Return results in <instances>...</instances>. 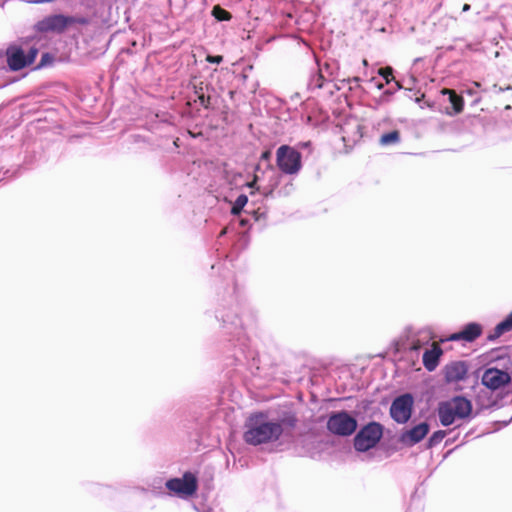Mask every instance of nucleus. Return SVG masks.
<instances>
[{"instance_id": "30", "label": "nucleus", "mask_w": 512, "mask_h": 512, "mask_svg": "<svg viewBox=\"0 0 512 512\" xmlns=\"http://www.w3.org/2000/svg\"><path fill=\"white\" fill-rule=\"evenodd\" d=\"M418 348H419V344H414L413 347H412V349H414V350H416Z\"/></svg>"}, {"instance_id": "11", "label": "nucleus", "mask_w": 512, "mask_h": 512, "mask_svg": "<svg viewBox=\"0 0 512 512\" xmlns=\"http://www.w3.org/2000/svg\"><path fill=\"white\" fill-rule=\"evenodd\" d=\"M468 372L467 364L464 361H455L444 367V379L447 383H455L466 378Z\"/></svg>"}, {"instance_id": "29", "label": "nucleus", "mask_w": 512, "mask_h": 512, "mask_svg": "<svg viewBox=\"0 0 512 512\" xmlns=\"http://www.w3.org/2000/svg\"><path fill=\"white\" fill-rule=\"evenodd\" d=\"M350 81H353V82L358 84L360 82V78L359 77H354Z\"/></svg>"}, {"instance_id": "7", "label": "nucleus", "mask_w": 512, "mask_h": 512, "mask_svg": "<svg viewBox=\"0 0 512 512\" xmlns=\"http://www.w3.org/2000/svg\"><path fill=\"white\" fill-rule=\"evenodd\" d=\"M327 429L339 436H350L357 429V420L346 411L333 413L327 421Z\"/></svg>"}, {"instance_id": "13", "label": "nucleus", "mask_w": 512, "mask_h": 512, "mask_svg": "<svg viewBox=\"0 0 512 512\" xmlns=\"http://www.w3.org/2000/svg\"><path fill=\"white\" fill-rule=\"evenodd\" d=\"M428 432L429 425L423 422L405 431L401 435V441L406 445L412 446L424 439Z\"/></svg>"}, {"instance_id": "8", "label": "nucleus", "mask_w": 512, "mask_h": 512, "mask_svg": "<svg viewBox=\"0 0 512 512\" xmlns=\"http://www.w3.org/2000/svg\"><path fill=\"white\" fill-rule=\"evenodd\" d=\"M169 491L180 497L192 496L198 489L196 476L191 472H185L182 478H172L166 482Z\"/></svg>"}, {"instance_id": "27", "label": "nucleus", "mask_w": 512, "mask_h": 512, "mask_svg": "<svg viewBox=\"0 0 512 512\" xmlns=\"http://www.w3.org/2000/svg\"><path fill=\"white\" fill-rule=\"evenodd\" d=\"M48 58H49V54H47V53H46V54H44V55L42 56L40 66L44 65V63H45L46 61H48Z\"/></svg>"}, {"instance_id": "14", "label": "nucleus", "mask_w": 512, "mask_h": 512, "mask_svg": "<svg viewBox=\"0 0 512 512\" xmlns=\"http://www.w3.org/2000/svg\"><path fill=\"white\" fill-rule=\"evenodd\" d=\"M443 354V350L434 342L430 350H426L423 354V365L428 371H433L439 364V359Z\"/></svg>"}, {"instance_id": "20", "label": "nucleus", "mask_w": 512, "mask_h": 512, "mask_svg": "<svg viewBox=\"0 0 512 512\" xmlns=\"http://www.w3.org/2000/svg\"><path fill=\"white\" fill-rule=\"evenodd\" d=\"M212 15L219 21H229L232 16L230 12L216 5L212 9Z\"/></svg>"}, {"instance_id": "25", "label": "nucleus", "mask_w": 512, "mask_h": 512, "mask_svg": "<svg viewBox=\"0 0 512 512\" xmlns=\"http://www.w3.org/2000/svg\"><path fill=\"white\" fill-rule=\"evenodd\" d=\"M257 181H258V176L255 174V175L253 176L252 181L248 182V183L246 184V186H247V187H249V188H252V189L259 190V187L257 186Z\"/></svg>"}, {"instance_id": "18", "label": "nucleus", "mask_w": 512, "mask_h": 512, "mask_svg": "<svg viewBox=\"0 0 512 512\" xmlns=\"http://www.w3.org/2000/svg\"><path fill=\"white\" fill-rule=\"evenodd\" d=\"M400 141V132L398 130H392L388 133L381 135L379 143L383 146L397 144Z\"/></svg>"}, {"instance_id": "3", "label": "nucleus", "mask_w": 512, "mask_h": 512, "mask_svg": "<svg viewBox=\"0 0 512 512\" xmlns=\"http://www.w3.org/2000/svg\"><path fill=\"white\" fill-rule=\"evenodd\" d=\"M276 165L287 175H296L302 169V155L294 147L281 145L276 151Z\"/></svg>"}, {"instance_id": "31", "label": "nucleus", "mask_w": 512, "mask_h": 512, "mask_svg": "<svg viewBox=\"0 0 512 512\" xmlns=\"http://www.w3.org/2000/svg\"><path fill=\"white\" fill-rule=\"evenodd\" d=\"M396 85L398 88H402L401 84L399 82H396Z\"/></svg>"}, {"instance_id": "6", "label": "nucleus", "mask_w": 512, "mask_h": 512, "mask_svg": "<svg viewBox=\"0 0 512 512\" xmlns=\"http://www.w3.org/2000/svg\"><path fill=\"white\" fill-rule=\"evenodd\" d=\"M38 55L36 47H30L28 52L20 46L11 45L6 50L7 64L12 71H19L31 65Z\"/></svg>"}, {"instance_id": "23", "label": "nucleus", "mask_w": 512, "mask_h": 512, "mask_svg": "<svg viewBox=\"0 0 512 512\" xmlns=\"http://www.w3.org/2000/svg\"><path fill=\"white\" fill-rule=\"evenodd\" d=\"M378 73L385 79L387 84L394 80L393 69L390 66L380 68Z\"/></svg>"}, {"instance_id": "9", "label": "nucleus", "mask_w": 512, "mask_h": 512, "mask_svg": "<svg viewBox=\"0 0 512 512\" xmlns=\"http://www.w3.org/2000/svg\"><path fill=\"white\" fill-rule=\"evenodd\" d=\"M413 403V397L409 393L395 398L390 407L392 419L400 424L406 423L411 417Z\"/></svg>"}, {"instance_id": "19", "label": "nucleus", "mask_w": 512, "mask_h": 512, "mask_svg": "<svg viewBox=\"0 0 512 512\" xmlns=\"http://www.w3.org/2000/svg\"><path fill=\"white\" fill-rule=\"evenodd\" d=\"M247 202L248 197L245 194L239 195L231 208V214L235 216L240 215Z\"/></svg>"}, {"instance_id": "2", "label": "nucleus", "mask_w": 512, "mask_h": 512, "mask_svg": "<svg viewBox=\"0 0 512 512\" xmlns=\"http://www.w3.org/2000/svg\"><path fill=\"white\" fill-rule=\"evenodd\" d=\"M472 413L471 401L463 396H455L439 403L438 416L443 426L453 424L457 419H466Z\"/></svg>"}, {"instance_id": "12", "label": "nucleus", "mask_w": 512, "mask_h": 512, "mask_svg": "<svg viewBox=\"0 0 512 512\" xmlns=\"http://www.w3.org/2000/svg\"><path fill=\"white\" fill-rule=\"evenodd\" d=\"M483 328L479 323H468L459 332L453 333L449 340L451 341H465L473 342L482 335Z\"/></svg>"}, {"instance_id": "17", "label": "nucleus", "mask_w": 512, "mask_h": 512, "mask_svg": "<svg viewBox=\"0 0 512 512\" xmlns=\"http://www.w3.org/2000/svg\"><path fill=\"white\" fill-rule=\"evenodd\" d=\"M195 94L197 96V100L200 105L208 108L210 105V96L206 95V91L208 90V85H205L204 82L200 81L198 84L194 85Z\"/></svg>"}, {"instance_id": "1", "label": "nucleus", "mask_w": 512, "mask_h": 512, "mask_svg": "<svg viewBox=\"0 0 512 512\" xmlns=\"http://www.w3.org/2000/svg\"><path fill=\"white\" fill-rule=\"evenodd\" d=\"M298 418L293 412H285L279 421H270L266 413H251L245 421L243 440L246 444L259 446L278 441L285 429L296 428Z\"/></svg>"}, {"instance_id": "10", "label": "nucleus", "mask_w": 512, "mask_h": 512, "mask_svg": "<svg viewBox=\"0 0 512 512\" xmlns=\"http://www.w3.org/2000/svg\"><path fill=\"white\" fill-rule=\"evenodd\" d=\"M511 381V376L508 372L498 368H488L484 371L481 382L490 390H498L503 388Z\"/></svg>"}, {"instance_id": "4", "label": "nucleus", "mask_w": 512, "mask_h": 512, "mask_svg": "<svg viewBox=\"0 0 512 512\" xmlns=\"http://www.w3.org/2000/svg\"><path fill=\"white\" fill-rule=\"evenodd\" d=\"M384 427L375 421L364 425L354 437V448L366 452L374 448L383 436Z\"/></svg>"}, {"instance_id": "26", "label": "nucleus", "mask_w": 512, "mask_h": 512, "mask_svg": "<svg viewBox=\"0 0 512 512\" xmlns=\"http://www.w3.org/2000/svg\"><path fill=\"white\" fill-rule=\"evenodd\" d=\"M270 158H271V151L270 150H266V151H264L261 154V159L262 160L268 161V160H270Z\"/></svg>"}, {"instance_id": "15", "label": "nucleus", "mask_w": 512, "mask_h": 512, "mask_svg": "<svg viewBox=\"0 0 512 512\" xmlns=\"http://www.w3.org/2000/svg\"><path fill=\"white\" fill-rule=\"evenodd\" d=\"M512 330V312L509 313L504 320H502L500 323H498L495 328L493 329V332L490 333L487 336V339L489 341H494L498 339L500 336H502L504 333L509 332Z\"/></svg>"}, {"instance_id": "24", "label": "nucleus", "mask_w": 512, "mask_h": 512, "mask_svg": "<svg viewBox=\"0 0 512 512\" xmlns=\"http://www.w3.org/2000/svg\"><path fill=\"white\" fill-rule=\"evenodd\" d=\"M206 60L210 63H216V64H219L223 61V57L220 56V55H216V56H211V55H208Z\"/></svg>"}, {"instance_id": "5", "label": "nucleus", "mask_w": 512, "mask_h": 512, "mask_svg": "<svg viewBox=\"0 0 512 512\" xmlns=\"http://www.w3.org/2000/svg\"><path fill=\"white\" fill-rule=\"evenodd\" d=\"M80 23L84 24L86 23L85 19H76L71 16H65V15H50L42 20L38 21L35 24V30L39 33H56L61 34L63 33L68 26Z\"/></svg>"}, {"instance_id": "28", "label": "nucleus", "mask_w": 512, "mask_h": 512, "mask_svg": "<svg viewBox=\"0 0 512 512\" xmlns=\"http://www.w3.org/2000/svg\"><path fill=\"white\" fill-rule=\"evenodd\" d=\"M462 10L465 12V11H468L470 10V5L469 4H464Z\"/></svg>"}, {"instance_id": "21", "label": "nucleus", "mask_w": 512, "mask_h": 512, "mask_svg": "<svg viewBox=\"0 0 512 512\" xmlns=\"http://www.w3.org/2000/svg\"><path fill=\"white\" fill-rule=\"evenodd\" d=\"M325 78L321 71L315 73L310 80L309 85L314 89H321L324 86Z\"/></svg>"}, {"instance_id": "22", "label": "nucleus", "mask_w": 512, "mask_h": 512, "mask_svg": "<svg viewBox=\"0 0 512 512\" xmlns=\"http://www.w3.org/2000/svg\"><path fill=\"white\" fill-rule=\"evenodd\" d=\"M445 436H446V432L443 430H438V431L434 432L428 440V446L433 447V446L439 444L445 438Z\"/></svg>"}, {"instance_id": "16", "label": "nucleus", "mask_w": 512, "mask_h": 512, "mask_svg": "<svg viewBox=\"0 0 512 512\" xmlns=\"http://www.w3.org/2000/svg\"><path fill=\"white\" fill-rule=\"evenodd\" d=\"M443 95L449 96V102L452 106L453 112L451 114H459L464 109V99L461 95L457 94L455 90L443 88L441 90Z\"/></svg>"}]
</instances>
